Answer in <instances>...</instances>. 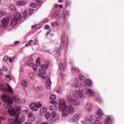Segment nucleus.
I'll list each match as a JSON object with an SVG mask.
<instances>
[{"mask_svg":"<svg viewBox=\"0 0 124 124\" xmlns=\"http://www.w3.org/2000/svg\"><path fill=\"white\" fill-rule=\"evenodd\" d=\"M30 15H31L33 13L34 10L33 9H30L29 10Z\"/></svg>","mask_w":124,"mask_h":124,"instance_id":"55","label":"nucleus"},{"mask_svg":"<svg viewBox=\"0 0 124 124\" xmlns=\"http://www.w3.org/2000/svg\"><path fill=\"white\" fill-rule=\"evenodd\" d=\"M75 83H73V86L75 88H77L78 86V82L79 80L78 78H76L75 79Z\"/></svg>","mask_w":124,"mask_h":124,"instance_id":"22","label":"nucleus"},{"mask_svg":"<svg viewBox=\"0 0 124 124\" xmlns=\"http://www.w3.org/2000/svg\"><path fill=\"white\" fill-rule=\"evenodd\" d=\"M52 118L55 120H56L58 119L57 116V115H52Z\"/></svg>","mask_w":124,"mask_h":124,"instance_id":"50","label":"nucleus"},{"mask_svg":"<svg viewBox=\"0 0 124 124\" xmlns=\"http://www.w3.org/2000/svg\"><path fill=\"white\" fill-rule=\"evenodd\" d=\"M11 77V75H7L5 76V77L7 78H10Z\"/></svg>","mask_w":124,"mask_h":124,"instance_id":"60","label":"nucleus"},{"mask_svg":"<svg viewBox=\"0 0 124 124\" xmlns=\"http://www.w3.org/2000/svg\"><path fill=\"white\" fill-rule=\"evenodd\" d=\"M17 22L18 20L14 18L11 21V25L14 26L17 24Z\"/></svg>","mask_w":124,"mask_h":124,"instance_id":"15","label":"nucleus"},{"mask_svg":"<svg viewBox=\"0 0 124 124\" xmlns=\"http://www.w3.org/2000/svg\"><path fill=\"white\" fill-rule=\"evenodd\" d=\"M79 89L80 91H81L84 93H86L87 92V89L84 85L83 84H80Z\"/></svg>","mask_w":124,"mask_h":124,"instance_id":"10","label":"nucleus"},{"mask_svg":"<svg viewBox=\"0 0 124 124\" xmlns=\"http://www.w3.org/2000/svg\"><path fill=\"white\" fill-rule=\"evenodd\" d=\"M45 28L46 29H48L49 28V26L48 25H45Z\"/></svg>","mask_w":124,"mask_h":124,"instance_id":"61","label":"nucleus"},{"mask_svg":"<svg viewBox=\"0 0 124 124\" xmlns=\"http://www.w3.org/2000/svg\"><path fill=\"white\" fill-rule=\"evenodd\" d=\"M29 112V109H27L25 110H23L22 112V114L24 115L27 114V113Z\"/></svg>","mask_w":124,"mask_h":124,"instance_id":"44","label":"nucleus"},{"mask_svg":"<svg viewBox=\"0 0 124 124\" xmlns=\"http://www.w3.org/2000/svg\"><path fill=\"white\" fill-rule=\"evenodd\" d=\"M9 20V18L8 17H5L2 19V23L3 27H6L7 26Z\"/></svg>","mask_w":124,"mask_h":124,"instance_id":"8","label":"nucleus"},{"mask_svg":"<svg viewBox=\"0 0 124 124\" xmlns=\"http://www.w3.org/2000/svg\"><path fill=\"white\" fill-rule=\"evenodd\" d=\"M32 67L34 71H36L38 67L35 63H33Z\"/></svg>","mask_w":124,"mask_h":124,"instance_id":"37","label":"nucleus"},{"mask_svg":"<svg viewBox=\"0 0 124 124\" xmlns=\"http://www.w3.org/2000/svg\"><path fill=\"white\" fill-rule=\"evenodd\" d=\"M46 112V108L45 107L42 108L40 110V113L41 116H43L45 114Z\"/></svg>","mask_w":124,"mask_h":124,"instance_id":"14","label":"nucleus"},{"mask_svg":"<svg viewBox=\"0 0 124 124\" xmlns=\"http://www.w3.org/2000/svg\"><path fill=\"white\" fill-rule=\"evenodd\" d=\"M48 67V65L46 64L45 65H41L40 68H42V69L45 70H46Z\"/></svg>","mask_w":124,"mask_h":124,"instance_id":"33","label":"nucleus"},{"mask_svg":"<svg viewBox=\"0 0 124 124\" xmlns=\"http://www.w3.org/2000/svg\"><path fill=\"white\" fill-rule=\"evenodd\" d=\"M9 61L11 63L13 61V59L11 58H9Z\"/></svg>","mask_w":124,"mask_h":124,"instance_id":"63","label":"nucleus"},{"mask_svg":"<svg viewBox=\"0 0 124 124\" xmlns=\"http://www.w3.org/2000/svg\"><path fill=\"white\" fill-rule=\"evenodd\" d=\"M67 101L74 105H78L80 103V101L78 100H72L71 99L68 98Z\"/></svg>","mask_w":124,"mask_h":124,"instance_id":"9","label":"nucleus"},{"mask_svg":"<svg viewBox=\"0 0 124 124\" xmlns=\"http://www.w3.org/2000/svg\"><path fill=\"white\" fill-rule=\"evenodd\" d=\"M39 75H44L46 73V70L42 69V68H40L39 69Z\"/></svg>","mask_w":124,"mask_h":124,"instance_id":"18","label":"nucleus"},{"mask_svg":"<svg viewBox=\"0 0 124 124\" xmlns=\"http://www.w3.org/2000/svg\"><path fill=\"white\" fill-rule=\"evenodd\" d=\"M15 108L16 111L18 113H20L22 110L21 107H20L18 106H15Z\"/></svg>","mask_w":124,"mask_h":124,"instance_id":"27","label":"nucleus"},{"mask_svg":"<svg viewBox=\"0 0 124 124\" xmlns=\"http://www.w3.org/2000/svg\"><path fill=\"white\" fill-rule=\"evenodd\" d=\"M105 122L107 124H110L111 120L110 117H107L105 118Z\"/></svg>","mask_w":124,"mask_h":124,"instance_id":"20","label":"nucleus"},{"mask_svg":"<svg viewBox=\"0 0 124 124\" xmlns=\"http://www.w3.org/2000/svg\"><path fill=\"white\" fill-rule=\"evenodd\" d=\"M19 41H15L14 42V44L15 45H17L19 43Z\"/></svg>","mask_w":124,"mask_h":124,"instance_id":"57","label":"nucleus"},{"mask_svg":"<svg viewBox=\"0 0 124 124\" xmlns=\"http://www.w3.org/2000/svg\"><path fill=\"white\" fill-rule=\"evenodd\" d=\"M62 112V116H67L68 114V111L67 110L64 109L63 110Z\"/></svg>","mask_w":124,"mask_h":124,"instance_id":"32","label":"nucleus"},{"mask_svg":"<svg viewBox=\"0 0 124 124\" xmlns=\"http://www.w3.org/2000/svg\"><path fill=\"white\" fill-rule=\"evenodd\" d=\"M52 25L54 27H56L59 25L56 22H54L51 23Z\"/></svg>","mask_w":124,"mask_h":124,"instance_id":"45","label":"nucleus"},{"mask_svg":"<svg viewBox=\"0 0 124 124\" xmlns=\"http://www.w3.org/2000/svg\"><path fill=\"white\" fill-rule=\"evenodd\" d=\"M14 18L16 19L17 20H20L21 19V16L20 14L18 12L16 13L14 15Z\"/></svg>","mask_w":124,"mask_h":124,"instance_id":"16","label":"nucleus"},{"mask_svg":"<svg viewBox=\"0 0 124 124\" xmlns=\"http://www.w3.org/2000/svg\"><path fill=\"white\" fill-rule=\"evenodd\" d=\"M25 119V116H23L19 118H16L15 120L9 119L8 121L10 124H21L24 121Z\"/></svg>","mask_w":124,"mask_h":124,"instance_id":"1","label":"nucleus"},{"mask_svg":"<svg viewBox=\"0 0 124 124\" xmlns=\"http://www.w3.org/2000/svg\"><path fill=\"white\" fill-rule=\"evenodd\" d=\"M92 83V82L91 80H87L85 82L86 85L87 86L90 85Z\"/></svg>","mask_w":124,"mask_h":124,"instance_id":"40","label":"nucleus"},{"mask_svg":"<svg viewBox=\"0 0 124 124\" xmlns=\"http://www.w3.org/2000/svg\"><path fill=\"white\" fill-rule=\"evenodd\" d=\"M67 109L68 112L70 114H72L74 113V109L71 105H68L67 107Z\"/></svg>","mask_w":124,"mask_h":124,"instance_id":"11","label":"nucleus"},{"mask_svg":"<svg viewBox=\"0 0 124 124\" xmlns=\"http://www.w3.org/2000/svg\"><path fill=\"white\" fill-rule=\"evenodd\" d=\"M64 69L62 63H60V64L59 69L61 71H63Z\"/></svg>","mask_w":124,"mask_h":124,"instance_id":"43","label":"nucleus"},{"mask_svg":"<svg viewBox=\"0 0 124 124\" xmlns=\"http://www.w3.org/2000/svg\"><path fill=\"white\" fill-rule=\"evenodd\" d=\"M37 24H35L34 25H33L32 26V27L33 28H34L36 27H37Z\"/></svg>","mask_w":124,"mask_h":124,"instance_id":"64","label":"nucleus"},{"mask_svg":"<svg viewBox=\"0 0 124 124\" xmlns=\"http://www.w3.org/2000/svg\"><path fill=\"white\" fill-rule=\"evenodd\" d=\"M95 124H101V123L99 121L96 120L95 121Z\"/></svg>","mask_w":124,"mask_h":124,"instance_id":"56","label":"nucleus"},{"mask_svg":"<svg viewBox=\"0 0 124 124\" xmlns=\"http://www.w3.org/2000/svg\"><path fill=\"white\" fill-rule=\"evenodd\" d=\"M67 106L65 102L63 101H60L59 103V109L61 111L65 109Z\"/></svg>","mask_w":124,"mask_h":124,"instance_id":"5","label":"nucleus"},{"mask_svg":"<svg viewBox=\"0 0 124 124\" xmlns=\"http://www.w3.org/2000/svg\"><path fill=\"white\" fill-rule=\"evenodd\" d=\"M49 98L51 100H53L56 99V96L55 95L53 94L50 96Z\"/></svg>","mask_w":124,"mask_h":124,"instance_id":"36","label":"nucleus"},{"mask_svg":"<svg viewBox=\"0 0 124 124\" xmlns=\"http://www.w3.org/2000/svg\"><path fill=\"white\" fill-rule=\"evenodd\" d=\"M70 3V2L69 0H67L66 4V6H67L69 5Z\"/></svg>","mask_w":124,"mask_h":124,"instance_id":"59","label":"nucleus"},{"mask_svg":"<svg viewBox=\"0 0 124 124\" xmlns=\"http://www.w3.org/2000/svg\"><path fill=\"white\" fill-rule=\"evenodd\" d=\"M8 88L6 89V91H7L10 93H12V90L10 86L9 85L7 84Z\"/></svg>","mask_w":124,"mask_h":124,"instance_id":"31","label":"nucleus"},{"mask_svg":"<svg viewBox=\"0 0 124 124\" xmlns=\"http://www.w3.org/2000/svg\"><path fill=\"white\" fill-rule=\"evenodd\" d=\"M65 33H63L62 34L61 37V42L60 46V49H59L58 48H55L54 52V53L55 54L59 53L60 50H62L63 49L64 45H65Z\"/></svg>","mask_w":124,"mask_h":124,"instance_id":"2","label":"nucleus"},{"mask_svg":"<svg viewBox=\"0 0 124 124\" xmlns=\"http://www.w3.org/2000/svg\"><path fill=\"white\" fill-rule=\"evenodd\" d=\"M8 58V56L6 55L3 58V60L4 61H7Z\"/></svg>","mask_w":124,"mask_h":124,"instance_id":"53","label":"nucleus"},{"mask_svg":"<svg viewBox=\"0 0 124 124\" xmlns=\"http://www.w3.org/2000/svg\"><path fill=\"white\" fill-rule=\"evenodd\" d=\"M0 112L1 114L3 115H5L6 114L5 112L3 110H1L0 111Z\"/></svg>","mask_w":124,"mask_h":124,"instance_id":"52","label":"nucleus"},{"mask_svg":"<svg viewBox=\"0 0 124 124\" xmlns=\"http://www.w3.org/2000/svg\"><path fill=\"white\" fill-rule=\"evenodd\" d=\"M85 108L87 111H90L91 109V105L90 103H87L85 105Z\"/></svg>","mask_w":124,"mask_h":124,"instance_id":"17","label":"nucleus"},{"mask_svg":"<svg viewBox=\"0 0 124 124\" xmlns=\"http://www.w3.org/2000/svg\"><path fill=\"white\" fill-rule=\"evenodd\" d=\"M9 9L10 10L15 11L16 10L15 7L13 5H11L9 7Z\"/></svg>","mask_w":124,"mask_h":124,"instance_id":"28","label":"nucleus"},{"mask_svg":"<svg viewBox=\"0 0 124 124\" xmlns=\"http://www.w3.org/2000/svg\"><path fill=\"white\" fill-rule=\"evenodd\" d=\"M37 4L36 3H34L31 4L30 5V6L33 8H35L36 7Z\"/></svg>","mask_w":124,"mask_h":124,"instance_id":"46","label":"nucleus"},{"mask_svg":"<svg viewBox=\"0 0 124 124\" xmlns=\"http://www.w3.org/2000/svg\"><path fill=\"white\" fill-rule=\"evenodd\" d=\"M85 119L87 121H88L90 122H91L93 120V117L92 116L87 117Z\"/></svg>","mask_w":124,"mask_h":124,"instance_id":"34","label":"nucleus"},{"mask_svg":"<svg viewBox=\"0 0 124 124\" xmlns=\"http://www.w3.org/2000/svg\"><path fill=\"white\" fill-rule=\"evenodd\" d=\"M73 95L75 97L78 98H83L84 96L82 95V93L78 91H76L74 92L73 93Z\"/></svg>","mask_w":124,"mask_h":124,"instance_id":"7","label":"nucleus"},{"mask_svg":"<svg viewBox=\"0 0 124 124\" xmlns=\"http://www.w3.org/2000/svg\"><path fill=\"white\" fill-rule=\"evenodd\" d=\"M79 78L80 80L83 82H84L86 80L85 77L82 75H80L79 76Z\"/></svg>","mask_w":124,"mask_h":124,"instance_id":"21","label":"nucleus"},{"mask_svg":"<svg viewBox=\"0 0 124 124\" xmlns=\"http://www.w3.org/2000/svg\"><path fill=\"white\" fill-rule=\"evenodd\" d=\"M8 112L10 115L14 116L16 114L14 109L11 107H9L8 109Z\"/></svg>","mask_w":124,"mask_h":124,"instance_id":"12","label":"nucleus"},{"mask_svg":"<svg viewBox=\"0 0 124 124\" xmlns=\"http://www.w3.org/2000/svg\"><path fill=\"white\" fill-rule=\"evenodd\" d=\"M73 70L75 71H79V69L78 68L75 67H72Z\"/></svg>","mask_w":124,"mask_h":124,"instance_id":"49","label":"nucleus"},{"mask_svg":"<svg viewBox=\"0 0 124 124\" xmlns=\"http://www.w3.org/2000/svg\"><path fill=\"white\" fill-rule=\"evenodd\" d=\"M2 99L5 102L6 104L4 105V108L6 109L9 107V105H11L13 103V100L10 97L8 96L7 95H3L2 96Z\"/></svg>","mask_w":124,"mask_h":124,"instance_id":"3","label":"nucleus"},{"mask_svg":"<svg viewBox=\"0 0 124 124\" xmlns=\"http://www.w3.org/2000/svg\"><path fill=\"white\" fill-rule=\"evenodd\" d=\"M35 73L31 72L28 74V77L31 80H34L35 79Z\"/></svg>","mask_w":124,"mask_h":124,"instance_id":"13","label":"nucleus"},{"mask_svg":"<svg viewBox=\"0 0 124 124\" xmlns=\"http://www.w3.org/2000/svg\"><path fill=\"white\" fill-rule=\"evenodd\" d=\"M22 84L23 86L25 87H27L28 86V82L27 80H23L22 81Z\"/></svg>","mask_w":124,"mask_h":124,"instance_id":"23","label":"nucleus"},{"mask_svg":"<svg viewBox=\"0 0 124 124\" xmlns=\"http://www.w3.org/2000/svg\"><path fill=\"white\" fill-rule=\"evenodd\" d=\"M33 42V40H30L28 43H27L25 45V47H27L28 46H30L31 45L32 43Z\"/></svg>","mask_w":124,"mask_h":124,"instance_id":"38","label":"nucleus"},{"mask_svg":"<svg viewBox=\"0 0 124 124\" xmlns=\"http://www.w3.org/2000/svg\"><path fill=\"white\" fill-rule=\"evenodd\" d=\"M26 1H21L16 2V4L17 6L24 5L26 4Z\"/></svg>","mask_w":124,"mask_h":124,"instance_id":"19","label":"nucleus"},{"mask_svg":"<svg viewBox=\"0 0 124 124\" xmlns=\"http://www.w3.org/2000/svg\"><path fill=\"white\" fill-rule=\"evenodd\" d=\"M79 114H77L75 115L73 117V119L74 120H78L79 119Z\"/></svg>","mask_w":124,"mask_h":124,"instance_id":"29","label":"nucleus"},{"mask_svg":"<svg viewBox=\"0 0 124 124\" xmlns=\"http://www.w3.org/2000/svg\"><path fill=\"white\" fill-rule=\"evenodd\" d=\"M37 39H35L34 41L33 42V43L34 44H36L37 43Z\"/></svg>","mask_w":124,"mask_h":124,"instance_id":"62","label":"nucleus"},{"mask_svg":"<svg viewBox=\"0 0 124 124\" xmlns=\"http://www.w3.org/2000/svg\"><path fill=\"white\" fill-rule=\"evenodd\" d=\"M28 116L29 118L31 119V117L33 118L32 120L30 119L32 121H34L35 120V118L34 116H33V114L31 112H30L28 114Z\"/></svg>","mask_w":124,"mask_h":124,"instance_id":"24","label":"nucleus"},{"mask_svg":"<svg viewBox=\"0 0 124 124\" xmlns=\"http://www.w3.org/2000/svg\"><path fill=\"white\" fill-rule=\"evenodd\" d=\"M23 14L24 16L25 17H26L27 15V11L26 10H24L23 12Z\"/></svg>","mask_w":124,"mask_h":124,"instance_id":"51","label":"nucleus"},{"mask_svg":"<svg viewBox=\"0 0 124 124\" xmlns=\"http://www.w3.org/2000/svg\"><path fill=\"white\" fill-rule=\"evenodd\" d=\"M87 93L90 95H94V93L93 90L90 89H88L87 92Z\"/></svg>","mask_w":124,"mask_h":124,"instance_id":"26","label":"nucleus"},{"mask_svg":"<svg viewBox=\"0 0 124 124\" xmlns=\"http://www.w3.org/2000/svg\"><path fill=\"white\" fill-rule=\"evenodd\" d=\"M42 106V104L40 103H33L30 105V109L32 111H36L39 108H40Z\"/></svg>","mask_w":124,"mask_h":124,"instance_id":"4","label":"nucleus"},{"mask_svg":"<svg viewBox=\"0 0 124 124\" xmlns=\"http://www.w3.org/2000/svg\"><path fill=\"white\" fill-rule=\"evenodd\" d=\"M6 12L0 10V18L2 17L3 16L6 14Z\"/></svg>","mask_w":124,"mask_h":124,"instance_id":"35","label":"nucleus"},{"mask_svg":"<svg viewBox=\"0 0 124 124\" xmlns=\"http://www.w3.org/2000/svg\"><path fill=\"white\" fill-rule=\"evenodd\" d=\"M21 99L20 98L17 96L15 97L14 99L15 101L18 103H21Z\"/></svg>","mask_w":124,"mask_h":124,"instance_id":"25","label":"nucleus"},{"mask_svg":"<svg viewBox=\"0 0 124 124\" xmlns=\"http://www.w3.org/2000/svg\"><path fill=\"white\" fill-rule=\"evenodd\" d=\"M33 59L32 58H30L28 60L27 63L29 65L31 64L32 63Z\"/></svg>","mask_w":124,"mask_h":124,"instance_id":"42","label":"nucleus"},{"mask_svg":"<svg viewBox=\"0 0 124 124\" xmlns=\"http://www.w3.org/2000/svg\"><path fill=\"white\" fill-rule=\"evenodd\" d=\"M47 83L48 85L49 86H50L51 84V81L50 79V78H49L47 79Z\"/></svg>","mask_w":124,"mask_h":124,"instance_id":"48","label":"nucleus"},{"mask_svg":"<svg viewBox=\"0 0 124 124\" xmlns=\"http://www.w3.org/2000/svg\"><path fill=\"white\" fill-rule=\"evenodd\" d=\"M103 114L102 112L100 110H98L94 117V119L95 121H99L101 119V116Z\"/></svg>","mask_w":124,"mask_h":124,"instance_id":"6","label":"nucleus"},{"mask_svg":"<svg viewBox=\"0 0 124 124\" xmlns=\"http://www.w3.org/2000/svg\"><path fill=\"white\" fill-rule=\"evenodd\" d=\"M48 20L47 19H45L42 21V22L43 23H45L48 22Z\"/></svg>","mask_w":124,"mask_h":124,"instance_id":"58","label":"nucleus"},{"mask_svg":"<svg viewBox=\"0 0 124 124\" xmlns=\"http://www.w3.org/2000/svg\"><path fill=\"white\" fill-rule=\"evenodd\" d=\"M3 70L4 71H6L8 70V69L6 67L4 66L3 68Z\"/></svg>","mask_w":124,"mask_h":124,"instance_id":"54","label":"nucleus"},{"mask_svg":"<svg viewBox=\"0 0 124 124\" xmlns=\"http://www.w3.org/2000/svg\"><path fill=\"white\" fill-rule=\"evenodd\" d=\"M40 58H38L36 60V64L38 65H40Z\"/></svg>","mask_w":124,"mask_h":124,"instance_id":"47","label":"nucleus"},{"mask_svg":"<svg viewBox=\"0 0 124 124\" xmlns=\"http://www.w3.org/2000/svg\"><path fill=\"white\" fill-rule=\"evenodd\" d=\"M51 114L49 112H47L46 113L45 116V117L46 119H48L50 116Z\"/></svg>","mask_w":124,"mask_h":124,"instance_id":"41","label":"nucleus"},{"mask_svg":"<svg viewBox=\"0 0 124 124\" xmlns=\"http://www.w3.org/2000/svg\"><path fill=\"white\" fill-rule=\"evenodd\" d=\"M44 89V88L43 87L41 86L37 87L35 88L36 90L39 92L43 90Z\"/></svg>","mask_w":124,"mask_h":124,"instance_id":"30","label":"nucleus"},{"mask_svg":"<svg viewBox=\"0 0 124 124\" xmlns=\"http://www.w3.org/2000/svg\"><path fill=\"white\" fill-rule=\"evenodd\" d=\"M50 109L51 110H54V109H56V107L54 105H52L50 106Z\"/></svg>","mask_w":124,"mask_h":124,"instance_id":"39","label":"nucleus"}]
</instances>
